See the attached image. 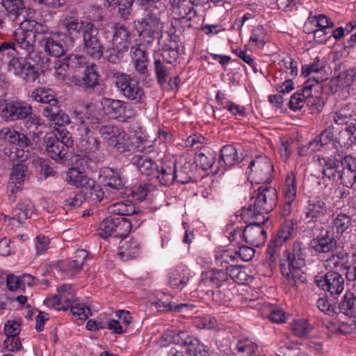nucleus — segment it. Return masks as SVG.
Listing matches in <instances>:
<instances>
[{"label": "nucleus", "instance_id": "f257e3e1", "mask_svg": "<svg viewBox=\"0 0 356 356\" xmlns=\"http://www.w3.org/2000/svg\"><path fill=\"white\" fill-rule=\"evenodd\" d=\"M71 118L76 126L79 143L78 148L86 156L97 153L101 149V142L94 135L92 130L97 129L101 124L100 118L94 106L87 104L75 108L71 113Z\"/></svg>", "mask_w": 356, "mask_h": 356}, {"label": "nucleus", "instance_id": "f03ea898", "mask_svg": "<svg viewBox=\"0 0 356 356\" xmlns=\"http://www.w3.org/2000/svg\"><path fill=\"white\" fill-rule=\"evenodd\" d=\"M307 248L302 242L296 241L287 249L280 259V268L285 282L290 287L298 290L301 284L307 282L302 268L305 266Z\"/></svg>", "mask_w": 356, "mask_h": 356}, {"label": "nucleus", "instance_id": "7ed1b4c3", "mask_svg": "<svg viewBox=\"0 0 356 356\" xmlns=\"http://www.w3.org/2000/svg\"><path fill=\"white\" fill-rule=\"evenodd\" d=\"M277 203V193L274 187L261 185L251 195L248 207H243L241 216L244 221L262 218L266 221V215L273 210Z\"/></svg>", "mask_w": 356, "mask_h": 356}, {"label": "nucleus", "instance_id": "20e7f679", "mask_svg": "<svg viewBox=\"0 0 356 356\" xmlns=\"http://www.w3.org/2000/svg\"><path fill=\"white\" fill-rule=\"evenodd\" d=\"M234 282L230 281L228 273L222 269H212L202 272L199 288L204 290L207 286L218 288L216 291H211L212 299L217 304H221L232 299L233 293L231 286H234Z\"/></svg>", "mask_w": 356, "mask_h": 356}, {"label": "nucleus", "instance_id": "39448f33", "mask_svg": "<svg viewBox=\"0 0 356 356\" xmlns=\"http://www.w3.org/2000/svg\"><path fill=\"white\" fill-rule=\"evenodd\" d=\"M45 31L44 26L35 20L25 19L13 33V42L20 54L29 56L34 52L36 35Z\"/></svg>", "mask_w": 356, "mask_h": 356}, {"label": "nucleus", "instance_id": "423d86ee", "mask_svg": "<svg viewBox=\"0 0 356 356\" xmlns=\"http://www.w3.org/2000/svg\"><path fill=\"white\" fill-rule=\"evenodd\" d=\"M0 138L13 145L10 149H5V154L10 161H25L29 159L30 156L29 147L31 145V142L26 135L6 127L1 129Z\"/></svg>", "mask_w": 356, "mask_h": 356}, {"label": "nucleus", "instance_id": "0eeeda50", "mask_svg": "<svg viewBox=\"0 0 356 356\" xmlns=\"http://www.w3.org/2000/svg\"><path fill=\"white\" fill-rule=\"evenodd\" d=\"M140 6L145 14L140 22V35L152 39L155 32L163 29L161 19L164 12V6L159 1H148V3Z\"/></svg>", "mask_w": 356, "mask_h": 356}, {"label": "nucleus", "instance_id": "6e6552de", "mask_svg": "<svg viewBox=\"0 0 356 356\" xmlns=\"http://www.w3.org/2000/svg\"><path fill=\"white\" fill-rule=\"evenodd\" d=\"M249 222L242 230L241 228L236 227L233 230L228 232L229 240L234 241L238 238V236H243L245 241L250 245L255 247H260L263 245L266 240V232L261 226L266 221H262V218H254Z\"/></svg>", "mask_w": 356, "mask_h": 356}, {"label": "nucleus", "instance_id": "1a4fd4ad", "mask_svg": "<svg viewBox=\"0 0 356 356\" xmlns=\"http://www.w3.org/2000/svg\"><path fill=\"white\" fill-rule=\"evenodd\" d=\"M113 79L120 94L128 100L135 104L145 103L147 96L138 81L133 83L131 75L120 72L114 73Z\"/></svg>", "mask_w": 356, "mask_h": 356}, {"label": "nucleus", "instance_id": "9d476101", "mask_svg": "<svg viewBox=\"0 0 356 356\" xmlns=\"http://www.w3.org/2000/svg\"><path fill=\"white\" fill-rule=\"evenodd\" d=\"M330 207L324 198L311 197L305 207L301 220L309 227H314L317 222L325 223L330 216Z\"/></svg>", "mask_w": 356, "mask_h": 356}, {"label": "nucleus", "instance_id": "9b49d317", "mask_svg": "<svg viewBox=\"0 0 356 356\" xmlns=\"http://www.w3.org/2000/svg\"><path fill=\"white\" fill-rule=\"evenodd\" d=\"M131 33L127 28L121 24L113 27L112 47L108 49V60L113 64L119 63L129 50Z\"/></svg>", "mask_w": 356, "mask_h": 356}, {"label": "nucleus", "instance_id": "f8f14e48", "mask_svg": "<svg viewBox=\"0 0 356 356\" xmlns=\"http://www.w3.org/2000/svg\"><path fill=\"white\" fill-rule=\"evenodd\" d=\"M101 104L106 114L121 122L134 119L137 113L132 105L122 100L104 97Z\"/></svg>", "mask_w": 356, "mask_h": 356}, {"label": "nucleus", "instance_id": "ddd939ff", "mask_svg": "<svg viewBox=\"0 0 356 356\" xmlns=\"http://www.w3.org/2000/svg\"><path fill=\"white\" fill-rule=\"evenodd\" d=\"M248 179L257 184L270 182L272 179L273 166L272 162L265 156H259L251 161L248 165Z\"/></svg>", "mask_w": 356, "mask_h": 356}, {"label": "nucleus", "instance_id": "4468645a", "mask_svg": "<svg viewBox=\"0 0 356 356\" xmlns=\"http://www.w3.org/2000/svg\"><path fill=\"white\" fill-rule=\"evenodd\" d=\"M98 34V29L92 23L85 24L83 33L84 49L88 55L97 60L102 58L104 50Z\"/></svg>", "mask_w": 356, "mask_h": 356}, {"label": "nucleus", "instance_id": "2eb2a0df", "mask_svg": "<svg viewBox=\"0 0 356 356\" xmlns=\"http://www.w3.org/2000/svg\"><path fill=\"white\" fill-rule=\"evenodd\" d=\"M314 282L318 287L332 296H339L344 289V279L339 272L327 271L323 275H316Z\"/></svg>", "mask_w": 356, "mask_h": 356}, {"label": "nucleus", "instance_id": "dca6fc26", "mask_svg": "<svg viewBox=\"0 0 356 356\" xmlns=\"http://www.w3.org/2000/svg\"><path fill=\"white\" fill-rule=\"evenodd\" d=\"M88 159L80 158L74 163V166L70 168L67 172L66 180L67 183L84 190L90 184H94V179L90 178L85 172L88 168Z\"/></svg>", "mask_w": 356, "mask_h": 356}, {"label": "nucleus", "instance_id": "f3484780", "mask_svg": "<svg viewBox=\"0 0 356 356\" xmlns=\"http://www.w3.org/2000/svg\"><path fill=\"white\" fill-rule=\"evenodd\" d=\"M310 245L317 254L334 253L337 247L334 232L330 228L322 231L318 236L311 240Z\"/></svg>", "mask_w": 356, "mask_h": 356}, {"label": "nucleus", "instance_id": "a211bd4d", "mask_svg": "<svg viewBox=\"0 0 356 356\" xmlns=\"http://www.w3.org/2000/svg\"><path fill=\"white\" fill-rule=\"evenodd\" d=\"M32 113L31 106L22 101H8L1 112L6 121H15L26 118Z\"/></svg>", "mask_w": 356, "mask_h": 356}, {"label": "nucleus", "instance_id": "6ab92c4d", "mask_svg": "<svg viewBox=\"0 0 356 356\" xmlns=\"http://www.w3.org/2000/svg\"><path fill=\"white\" fill-rule=\"evenodd\" d=\"M163 186H170L176 179V163L175 160H163L160 167L158 166V173L154 175Z\"/></svg>", "mask_w": 356, "mask_h": 356}, {"label": "nucleus", "instance_id": "aec40b11", "mask_svg": "<svg viewBox=\"0 0 356 356\" xmlns=\"http://www.w3.org/2000/svg\"><path fill=\"white\" fill-rule=\"evenodd\" d=\"M334 127L333 125H330L324 130H323L320 134L317 135L314 138V145H317L319 150L324 146L329 143H331L332 147L338 149L339 147H342L343 145H346V143L343 142L341 138L334 136Z\"/></svg>", "mask_w": 356, "mask_h": 356}, {"label": "nucleus", "instance_id": "412c9836", "mask_svg": "<svg viewBox=\"0 0 356 356\" xmlns=\"http://www.w3.org/2000/svg\"><path fill=\"white\" fill-rule=\"evenodd\" d=\"M131 163L137 168L141 175L149 179H153L158 173V165L146 155H134L131 158Z\"/></svg>", "mask_w": 356, "mask_h": 356}, {"label": "nucleus", "instance_id": "4be33fe9", "mask_svg": "<svg viewBox=\"0 0 356 356\" xmlns=\"http://www.w3.org/2000/svg\"><path fill=\"white\" fill-rule=\"evenodd\" d=\"M118 255L125 261L136 258L140 250V243L135 238H124L119 244Z\"/></svg>", "mask_w": 356, "mask_h": 356}, {"label": "nucleus", "instance_id": "5701e85b", "mask_svg": "<svg viewBox=\"0 0 356 356\" xmlns=\"http://www.w3.org/2000/svg\"><path fill=\"white\" fill-rule=\"evenodd\" d=\"M99 179L102 184L114 190H120L124 186L120 172L111 168H102L100 171Z\"/></svg>", "mask_w": 356, "mask_h": 356}, {"label": "nucleus", "instance_id": "b1692460", "mask_svg": "<svg viewBox=\"0 0 356 356\" xmlns=\"http://www.w3.org/2000/svg\"><path fill=\"white\" fill-rule=\"evenodd\" d=\"M349 263L348 253L339 251L331 254L330 257L325 261L324 266L328 271H348Z\"/></svg>", "mask_w": 356, "mask_h": 356}, {"label": "nucleus", "instance_id": "393cba45", "mask_svg": "<svg viewBox=\"0 0 356 356\" xmlns=\"http://www.w3.org/2000/svg\"><path fill=\"white\" fill-rule=\"evenodd\" d=\"M44 51L50 56L60 57L65 53V47L58 35H44L40 40Z\"/></svg>", "mask_w": 356, "mask_h": 356}, {"label": "nucleus", "instance_id": "a878e982", "mask_svg": "<svg viewBox=\"0 0 356 356\" xmlns=\"http://www.w3.org/2000/svg\"><path fill=\"white\" fill-rule=\"evenodd\" d=\"M315 163L322 168V173L329 179H335L339 171V161L332 156L317 155Z\"/></svg>", "mask_w": 356, "mask_h": 356}, {"label": "nucleus", "instance_id": "bb28decb", "mask_svg": "<svg viewBox=\"0 0 356 356\" xmlns=\"http://www.w3.org/2000/svg\"><path fill=\"white\" fill-rule=\"evenodd\" d=\"M42 114L51 124L58 127H63L70 123V118L67 113L60 109L58 104L44 106L42 110Z\"/></svg>", "mask_w": 356, "mask_h": 356}, {"label": "nucleus", "instance_id": "cd10ccee", "mask_svg": "<svg viewBox=\"0 0 356 356\" xmlns=\"http://www.w3.org/2000/svg\"><path fill=\"white\" fill-rule=\"evenodd\" d=\"M46 151L48 156L57 162L65 159L67 149L57 137H49L46 141Z\"/></svg>", "mask_w": 356, "mask_h": 356}, {"label": "nucleus", "instance_id": "c85d7f7f", "mask_svg": "<svg viewBox=\"0 0 356 356\" xmlns=\"http://www.w3.org/2000/svg\"><path fill=\"white\" fill-rule=\"evenodd\" d=\"M15 164L10 174L8 182V188L12 193H16L21 189L26 177V167L22 163V161Z\"/></svg>", "mask_w": 356, "mask_h": 356}, {"label": "nucleus", "instance_id": "c756f323", "mask_svg": "<svg viewBox=\"0 0 356 356\" xmlns=\"http://www.w3.org/2000/svg\"><path fill=\"white\" fill-rule=\"evenodd\" d=\"M282 192L285 201H295L296 199L298 181L293 171H289L285 175Z\"/></svg>", "mask_w": 356, "mask_h": 356}, {"label": "nucleus", "instance_id": "7c9ffc66", "mask_svg": "<svg viewBox=\"0 0 356 356\" xmlns=\"http://www.w3.org/2000/svg\"><path fill=\"white\" fill-rule=\"evenodd\" d=\"M189 279L190 271L188 268L175 269L169 273L168 285L172 289L181 290Z\"/></svg>", "mask_w": 356, "mask_h": 356}, {"label": "nucleus", "instance_id": "2f4dec72", "mask_svg": "<svg viewBox=\"0 0 356 356\" xmlns=\"http://www.w3.org/2000/svg\"><path fill=\"white\" fill-rule=\"evenodd\" d=\"M242 160L241 156L238 154V150L232 145H227L222 147L220 154V164L230 168Z\"/></svg>", "mask_w": 356, "mask_h": 356}, {"label": "nucleus", "instance_id": "473e14b6", "mask_svg": "<svg viewBox=\"0 0 356 356\" xmlns=\"http://www.w3.org/2000/svg\"><path fill=\"white\" fill-rule=\"evenodd\" d=\"M192 4L188 0H178L173 6L172 13L178 19L192 20L197 15V13Z\"/></svg>", "mask_w": 356, "mask_h": 356}, {"label": "nucleus", "instance_id": "72a5a7b5", "mask_svg": "<svg viewBox=\"0 0 356 356\" xmlns=\"http://www.w3.org/2000/svg\"><path fill=\"white\" fill-rule=\"evenodd\" d=\"M352 224V218L350 216L340 212L332 215L331 226L329 227L330 230L336 231L337 234H343Z\"/></svg>", "mask_w": 356, "mask_h": 356}, {"label": "nucleus", "instance_id": "f704fd0d", "mask_svg": "<svg viewBox=\"0 0 356 356\" xmlns=\"http://www.w3.org/2000/svg\"><path fill=\"white\" fill-rule=\"evenodd\" d=\"M196 337L191 335L188 332L185 330H172L166 334V337H162L161 340H168L170 342L188 348L191 345V341H193Z\"/></svg>", "mask_w": 356, "mask_h": 356}, {"label": "nucleus", "instance_id": "c9c22d12", "mask_svg": "<svg viewBox=\"0 0 356 356\" xmlns=\"http://www.w3.org/2000/svg\"><path fill=\"white\" fill-rule=\"evenodd\" d=\"M261 315L263 318H268L275 323L285 322L286 314L282 309L270 304H264L261 309Z\"/></svg>", "mask_w": 356, "mask_h": 356}, {"label": "nucleus", "instance_id": "e433bc0d", "mask_svg": "<svg viewBox=\"0 0 356 356\" xmlns=\"http://www.w3.org/2000/svg\"><path fill=\"white\" fill-rule=\"evenodd\" d=\"M293 226L294 223L292 220H285L276 236L271 239V245L281 247L285 241L291 238L294 232Z\"/></svg>", "mask_w": 356, "mask_h": 356}, {"label": "nucleus", "instance_id": "4c0bfd02", "mask_svg": "<svg viewBox=\"0 0 356 356\" xmlns=\"http://www.w3.org/2000/svg\"><path fill=\"white\" fill-rule=\"evenodd\" d=\"M127 134L118 126L114 129L107 139L108 145L113 147L120 152H124L127 146Z\"/></svg>", "mask_w": 356, "mask_h": 356}, {"label": "nucleus", "instance_id": "58836bf2", "mask_svg": "<svg viewBox=\"0 0 356 356\" xmlns=\"http://www.w3.org/2000/svg\"><path fill=\"white\" fill-rule=\"evenodd\" d=\"M355 105L346 104L339 111L332 113V120L335 124L339 125L348 124L355 115Z\"/></svg>", "mask_w": 356, "mask_h": 356}, {"label": "nucleus", "instance_id": "ea45409f", "mask_svg": "<svg viewBox=\"0 0 356 356\" xmlns=\"http://www.w3.org/2000/svg\"><path fill=\"white\" fill-rule=\"evenodd\" d=\"M31 97L40 103L48 105L57 104L58 101L55 97L54 90L50 88H38L32 91Z\"/></svg>", "mask_w": 356, "mask_h": 356}, {"label": "nucleus", "instance_id": "a19ab883", "mask_svg": "<svg viewBox=\"0 0 356 356\" xmlns=\"http://www.w3.org/2000/svg\"><path fill=\"white\" fill-rule=\"evenodd\" d=\"M339 309L343 314L353 317L356 314V296L346 292L339 304Z\"/></svg>", "mask_w": 356, "mask_h": 356}, {"label": "nucleus", "instance_id": "79ce46f5", "mask_svg": "<svg viewBox=\"0 0 356 356\" xmlns=\"http://www.w3.org/2000/svg\"><path fill=\"white\" fill-rule=\"evenodd\" d=\"M217 154L211 149H203L202 152L195 156V163L200 165L203 170H207L211 168L216 159Z\"/></svg>", "mask_w": 356, "mask_h": 356}, {"label": "nucleus", "instance_id": "37998d69", "mask_svg": "<svg viewBox=\"0 0 356 356\" xmlns=\"http://www.w3.org/2000/svg\"><path fill=\"white\" fill-rule=\"evenodd\" d=\"M99 74L97 72V66L92 64L87 66L83 78V90H88L93 89L99 84Z\"/></svg>", "mask_w": 356, "mask_h": 356}, {"label": "nucleus", "instance_id": "c03bdc74", "mask_svg": "<svg viewBox=\"0 0 356 356\" xmlns=\"http://www.w3.org/2000/svg\"><path fill=\"white\" fill-rule=\"evenodd\" d=\"M235 348L238 353L244 356H250L256 353L258 346L252 339L245 337H239L236 339Z\"/></svg>", "mask_w": 356, "mask_h": 356}, {"label": "nucleus", "instance_id": "a18cd8bd", "mask_svg": "<svg viewBox=\"0 0 356 356\" xmlns=\"http://www.w3.org/2000/svg\"><path fill=\"white\" fill-rule=\"evenodd\" d=\"M134 220V218H115V238L126 237L131 230Z\"/></svg>", "mask_w": 356, "mask_h": 356}, {"label": "nucleus", "instance_id": "49530a36", "mask_svg": "<svg viewBox=\"0 0 356 356\" xmlns=\"http://www.w3.org/2000/svg\"><path fill=\"white\" fill-rule=\"evenodd\" d=\"M108 213L118 215V217L123 216H131L136 211L134 205L130 202H118L110 205L108 207Z\"/></svg>", "mask_w": 356, "mask_h": 356}, {"label": "nucleus", "instance_id": "de8ad7c7", "mask_svg": "<svg viewBox=\"0 0 356 356\" xmlns=\"http://www.w3.org/2000/svg\"><path fill=\"white\" fill-rule=\"evenodd\" d=\"M35 211V206L32 202L26 199L19 202L12 213L21 219L25 220L27 218H31Z\"/></svg>", "mask_w": 356, "mask_h": 356}, {"label": "nucleus", "instance_id": "09e8293b", "mask_svg": "<svg viewBox=\"0 0 356 356\" xmlns=\"http://www.w3.org/2000/svg\"><path fill=\"white\" fill-rule=\"evenodd\" d=\"M237 261V257L234 252L226 250L222 252H219L215 255V264L222 269L225 268L226 270L233 264Z\"/></svg>", "mask_w": 356, "mask_h": 356}, {"label": "nucleus", "instance_id": "8fccbe9b", "mask_svg": "<svg viewBox=\"0 0 356 356\" xmlns=\"http://www.w3.org/2000/svg\"><path fill=\"white\" fill-rule=\"evenodd\" d=\"M85 195L87 200L93 202H100L104 197V192L102 186L97 184L94 180V184H90V186H86L84 188Z\"/></svg>", "mask_w": 356, "mask_h": 356}, {"label": "nucleus", "instance_id": "3c124183", "mask_svg": "<svg viewBox=\"0 0 356 356\" xmlns=\"http://www.w3.org/2000/svg\"><path fill=\"white\" fill-rule=\"evenodd\" d=\"M330 324V327L327 326L328 329L331 332L339 334H347L356 330V322L353 319H350L348 322H334Z\"/></svg>", "mask_w": 356, "mask_h": 356}, {"label": "nucleus", "instance_id": "603ef678", "mask_svg": "<svg viewBox=\"0 0 356 356\" xmlns=\"http://www.w3.org/2000/svg\"><path fill=\"white\" fill-rule=\"evenodd\" d=\"M9 15L16 19L25 10L23 0H6L3 5Z\"/></svg>", "mask_w": 356, "mask_h": 356}, {"label": "nucleus", "instance_id": "864d4df0", "mask_svg": "<svg viewBox=\"0 0 356 356\" xmlns=\"http://www.w3.org/2000/svg\"><path fill=\"white\" fill-rule=\"evenodd\" d=\"M338 177L343 186L356 190V170H339Z\"/></svg>", "mask_w": 356, "mask_h": 356}, {"label": "nucleus", "instance_id": "5fc2aeb1", "mask_svg": "<svg viewBox=\"0 0 356 356\" xmlns=\"http://www.w3.org/2000/svg\"><path fill=\"white\" fill-rule=\"evenodd\" d=\"M130 57L132 63H149L148 55L143 44H136L131 47Z\"/></svg>", "mask_w": 356, "mask_h": 356}, {"label": "nucleus", "instance_id": "6e6d98bb", "mask_svg": "<svg viewBox=\"0 0 356 356\" xmlns=\"http://www.w3.org/2000/svg\"><path fill=\"white\" fill-rule=\"evenodd\" d=\"M115 218H106L99 225L98 233L102 238L115 237Z\"/></svg>", "mask_w": 356, "mask_h": 356}, {"label": "nucleus", "instance_id": "4d7b16f0", "mask_svg": "<svg viewBox=\"0 0 356 356\" xmlns=\"http://www.w3.org/2000/svg\"><path fill=\"white\" fill-rule=\"evenodd\" d=\"M153 63L157 82L160 86H163L166 83L168 76L167 67L159 58H154Z\"/></svg>", "mask_w": 356, "mask_h": 356}, {"label": "nucleus", "instance_id": "13d9d810", "mask_svg": "<svg viewBox=\"0 0 356 356\" xmlns=\"http://www.w3.org/2000/svg\"><path fill=\"white\" fill-rule=\"evenodd\" d=\"M63 62L68 69L72 70H76L83 67L86 63L85 56L74 54L67 56Z\"/></svg>", "mask_w": 356, "mask_h": 356}, {"label": "nucleus", "instance_id": "bf43d9fd", "mask_svg": "<svg viewBox=\"0 0 356 356\" xmlns=\"http://www.w3.org/2000/svg\"><path fill=\"white\" fill-rule=\"evenodd\" d=\"M133 67L138 77V79L141 81L143 85L146 86L148 83L150 73L148 70V63H133Z\"/></svg>", "mask_w": 356, "mask_h": 356}, {"label": "nucleus", "instance_id": "052dcab7", "mask_svg": "<svg viewBox=\"0 0 356 356\" xmlns=\"http://www.w3.org/2000/svg\"><path fill=\"white\" fill-rule=\"evenodd\" d=\"M72 314L80 320H86L89 316L92 315L90 309L85 305L76 302V301L70 307Z\"/></svg>", "mask_w": 356, "mask_h": 356}, {"label": "nucleus", "instance_id": "680f3d73", "mask_svg": "<svg viewBox=\"0 0 356 356\" xmlns=\"http://www.w3.org/2000/svg\"><path fill=\"white\" fill-rule=\"evenodd\" d=\"M309 20L312 23L315 22L316 26L318 27V29L330 30L334 26V24L332 22L331 19L323 14L310 16L309 17Z\"/></svg>", "mask_w": 356, "mask_h": 356}, {"label": "nucleus", "instance_id": "e2e57ef3", "mask_svg": "<svg viewBox=\"0 0 356 356\" xmlns=\"http://www.w3.org/2000/svg\"><path fill=\"white\" fill-rule=\"evenodd\" d=\"M88 22H79L78 19L70 17L65 19L64 24L69 33L72 34L74 32H79L81 30L83 34L84 26Z\"/></svg>", "mask_w": 356, "mask_h": 356}, {"label": "nucleus", "instance_id": "0e129e2a", "mask_svg": "<svg viewBox=\"0 0 356 356\" xmlns=\"http://www.w3.org/2000/svg\"><path fill=\"white\" fill-rule=\"evenodd\" d=\"M157 309L161 312L174 311L180 312L183 308L187 307L186 304L175 305L168 301V298L165 300L159 299L156 302Z\"/></svg>", "mask_w": 356, "mask_h": 356}, {"label": "nucleus", "instance_id": "69168bd1", "mask_svg": "<svg viewBox=\"0 0 356 356\" xmlns=\"http://www.w3.org/2000/svg\"><path fill=\"white\" fill-rule=\"evenodd\" d=\"M193 176V172L191 170V165L188 163L183 165L180 169H177L176 167V179L179 183L186 184L189 182Z\"/></svg>", "mask_w": 356, "mask_h": 356}, {"label": "nucleus", "instance_id": "338daca9", "mask_svg": "<svg viewBox=\"0 0 356 356\" xmlns=\"http://www.w3.org/2000/svg\"><path fill=\"white\" fill-rule=\"evenodd\" d=\"M24 58L15 56L11 58L8 64V70L10 72L19 76L23 72V70L26 64Z\"/></svg>", "mask_w": 356, "mask_h": 356}, {"label": "nucleus", "instance_id": "774afa93", "mask_svg": "<svg viewBox=\"0 0 356 356\" xmlns=\"http://www.w3.org/2000/svg\"><path fill=\"white\" fill-rule=\"evenodd\" d=\"M19 52V50L17 49L14 42L13 41L10 42H3L0 44V58L3 59L5 57L6 58H13L16 56V54Z\"/></svg>", "mask_w": 356, "mask_h": 356}]
</instances>
